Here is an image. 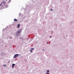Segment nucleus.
<instances>
[{"mask_svg":"<svg viewBox=\"0 0 74 74\" xmlns=\"http://www.w3.org/2000/svg\"><path fill=\"white\" fill-rule=\"evenodd\" d=\"M18 54L15 55L14 56V58H16V57H17V56H18Z\"/></svg>","mask_w":74,"mask_h":74,"instance_id":"obj_1","label":"nucleus"},{"mask_svg":"<svg viewBox=\"0 0 74 74\" xmlns=\"http://www.w3.org/2000/svg\"><path fill=\"white\" fill-rule=\"evenodd\" d=\"M20 26V24H18V26L17 27V28H19Z\"/></svg>","mask_w":74,"mask_h":74,"instance_id":"obj_2","label":"nucleus"},{"mask_svg":"<svg viewBox=\"0 0 74 74\" xmlns=\"http://www.w3.org/2000/svg\"><path fill=\"white\" fill-rule=\"evenodd\" d=\"M14 21H18V20L16 19V18H15L14 20Z\"/></svg>","mask_w":74,"mask_h":74,"instance_id":"obj_3","label":"nucleus"},{"mask_svg":"<svg viewBox=\"0 0 74 74\" xmlns=\"http://www.w3.org/2000/svg\"><path fill=\"white\" fill-rule=\"evenodd\" d=\"M12 65L13 66H15V64H12Z\"/></svg>","mask_w":74,"mask_h":74,"instance_id":"obj_4","label":"nucleus"},{"mask_svg":"<svg viewBox=\"0 0 74 74\" xmlns=\"http://www.w3.org/2000/svg\"><path fill=\"white\" fill-rule=\"evenodd\" d=\"M3 3L5 4V2H3L1 3V4H3Z\"/></svg>","mask_w":74,"mask_h":74,"instance_id":"obj_5","label":"nucleus"},{"mask_svg":"<svg viewBox=\"0 0 74 74\" xmlns=\"http://www.w3.org/2000/svg\"><path fill=\"white\" fill-rule=\"evenodd\" d=\"M18 32V33H21V31L19 30Z\"/></svg>","mask_w":74,"mask_h":74,"instance_id":"obj_6","label":"nucleus"},{"mask_svg":"<svg viewBox=\"0 0 74 74\" xmlns=\"http://www.w3.org/2000/svg\"><path fill=\"white\" fill-rule=\"evenodd\" d=\"M52 9H51V10H50V11H52Z\"/></svg>","mask_w":74,"mask_h":74,"instance_id":"obj_7","label":"nucleus"},{"mask_svg":"<svg viewBox=\"0 0 74 74\" xmlns=\"http://www.w3.org/2000/svg\"><path fill=\"white\" fill-rule=\"evenodd\" d=\"M31 52H32V50H30Z\"/></svg>","mask_w":74,"mask_h":74,"instance_id":"obj_8","label":"nucleus"},{"mask_svg":"<svg viewBox=\"0 0 74 74\" xmlns=\"http://www.w3.org/2000/svg\"><path fill=\"white\" fill-rule=\"evenodd\" d=\"M47 71L48 73H49V70H47Z\"/></svg>","mask_w":74,"mask_h":74,"instance_id":"obj_9","label":"nucleus"},{"mask_svg":"<svg viewBox=\"0 0 74 74\" xmlns=\"http://www.w3.org/2000/svg\"><path fill=\"white\" fill-rule=\"evenodd\" d=\"M46 73H47V74H49V73H48L47 72H46Z\"/></svg>","mask_w":74,"mask_h":74,"instance_id":"obj_10","label":"nucleus"},{"mask_svg":"<svg viewBox=\"0 0 74 74\" xmlns=\"http://www.w3.org/2000/svg\"><path fill=\"white\" fill-rule=\"evenodd\" d=\"M32 49V50H33V49H33V48H32V49Z\"/></svg>","mask_w":74,"mask_h":74,"instance_id":"obj_11","label":"nucleus"},{"mask_svg":"<svg viewBox=\"0 0 74 74\" xmlns=\"http://www.w3.org/2000/svg\"><path fill=\"white\" fill-rule=\"evenodd\" d=\"M12 68H14V66H12Z\"/></svg>","mask_w":74,"mask_h":74,"instance_id":"obj_12","label":"nucleus"},{"mask_svg":"<svg viewBox=\"0 0 74 74\" xmlns=\"http://www.w3.org/2000/svg\"><path fill=\"white\" fill-rule=\"evenodd\" d=\"M51 37H52V36H50V38H51Z\"/></svg>","mask_w":74,"mask_h":74,"instance_id":"obj_13","label":"nucleus"},{"mask_svg":"<svg viewBox=\"0 0 74 74\" xmlns=\"http://www.w3.org/2000/svg\"><path fill=\"white\" fill-rule=\"evenodd\" d=\"M42 51H44V49H43L42 50Z\"/></svg>","mask_w":74,"mask_h":74,"instance_id":"obj_14","label":"nucleus"},{"mask_svg":"<svg viewBox=\"0 0 74 74\" xmlns=\"http://www.w3.org/2000/svg\"><path fill=\"white\" fill-rule=\"evenodd\" d=\"M47 44H48V42H47Z\"/></svg>","mask_w":74,"mask_h":74,"instance_id":"obj_15","label":"nucleus"},{"mask_svg":"<svg viewBox=\"0 0 74 74\" xmlns=\"http://www.w3.org/2000/svg\"><path fill=\"white\" fill-rule=\"evenodd\" d=\"M6 1H7V0H5Z\"/></svg>","mask_w":74,"mask_h":74,"instance_id":"obj_16","label":"nucleus"},{"mask_svg":"<svg viewBox=\"0 0 74 74\" xmlns=\"http://www.w3.org/2000/svg\"><path fill=\"white\" fill-rule=\"evenodd\" d=\"M0 6H1V5H0Z\"/></svg>","mask_w":74,"mask_h":74,"instance_id":"obj_17","label":"nucleus"}]
</instances>
